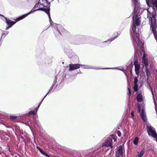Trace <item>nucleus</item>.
<instances>
[{
	"label": "nucleus",
	"instance_id": "1",
	"mask_svg": "<svg viewBox=\"0 0 157 157\" xmlns=\"http://www.w3.org/2000/svg\"><path fill=\"white\" fill-rule=\"evenodd\" d=\"M132 2L134 7V15L132 17V24L131 27L132 29L130 31V35L135 51L134 55L135 61L134 64L135 66L136 73L137 75V9L136 8V5L137 4V0H132Z\"/></svg>",
	"mask_w": 157,
	"mask_h": 157
},
{
	"label": "nucleus",
	"instance_id": "2",
	"mask_svg": "<svg viewBox=\"0 0 157 157\" xmlns=\"http://www.w3.org/2000/svg\"><path fill=\"white\" fill-rule=\"evenodd\" d=\"M40 1L41 0H40L39 2L35 5V6L29 12L19 17L18 20H20L23 19L29 14L36 11H44L46 12V10H48V7L49 8H50V3L47 0H44V2L41 3Z\"/></svg>",
	"mask_w": 157,
	"mask_h": 157
},
{
	"label": "nucleus",
	"instance_id": "3",
	"mask_svg": "<svg viewBox=\"0 0 157 157\" xmlns=\"http://www.w3.org/2000/svg\"><path fill=\"white\" fill-rule=\"evenodd\" d=\"M142 63L143 65H144L145 67V70L146 73V75L148 77H149L150 75V73L149 69L147 68V67L148 66V61L146 59V57L145 58L144 55L142 57Z\"/></svg>",
	"mask_w": 157,
	"mask_h": 157
},
{
	"label": "nucleus",
	"instance_id": "4",
	"mask_svg": "<svg viewBox=\"0 0 157 157\" xmlns=\"http://www.w3.org/2000/svg\"><path fill=\"white\" fill-rule=\"evenodd\" d=\"M139 45L140 47V53L141 55L142 56L143 55V56H145V58L146 57V55L144 53V49L143 47L144 45V41L143 40H140L139 38H138V45Z\"/></svg>",
	"mask_w": 157,
	"mask_h": 157
},
{
	"label": "nucleus",
	"instance_id": "5",
	"mask_svg": "<svg viewBox=\"0 0 157 157\" xmlns=\"http://www.w3.org/2000/svg\"><path fill=\"white\" fill-rule=\"evenodd\" d=\"M148 135L153 138L157 137V134L156 133L154 128L151 126H148L147 129Z\"/></svg>",
	"mask_w": 157,
	"mask_h": 157
},
{
	"label": "nucleus",
	"instance_id": "6",
	"mask_svg": "<svg viewBox=\"0 0 157 157\" xmlns=\"http://www.w3.org/2000/svg\"><path fill=\"white\" fill-rule=\"evenodd\" d=\"M112 138H108L105 140V142L102 144V146L109 147L111 148L113 147Z\"/></svg>",
	"mask_w": 157,
	"mask_h": 157
},
{
	"label": "nucleus",
	"instance_id": "7",
	"mask_svg": "<svg viewBox=\"0 0 157 157\" xmlns=\"http://www.w3.org/2000/svg\"><path fill=\"white\" fill-rule=\"evenodd\" d=\"M82 66V64H71L69 65V71H71L79 69L81 66Z\"/></svg>",
	"mask_w": 157,
	"mask_h": 157
},
{
	"label": "nucleus",
	"instance_id": "8",
	"mask_svg": "<svg viewBox=\"0 0 157 157\" xmlns=\"http://www.w3.org/2000/svg\"><path fill=\"white\" fill-rule=\"evenodd\" d=\"M60 31L63 32H64L65 31V30L62 27L61 25H59L58 26V28L54 32L56 36H60L62 35Z\"/></svg>",
	"mask_w": 157,
	"mask_h": 157
},
{
	"label": "nucleus",
	"instance_id": "9",
	"mask_svg": "<svg viewBox=\"0 0 157 157\" xmlns=\"http://www.w3.org/2000/svg\"><path fill=\"white\" fill-rule=\"evenodd\" d=\"M145 105L144 104H142V106H143L142 109V111L140 113V116L142 119L145 122L147 121V117L146 113L145 111L144 108Z\"/></svg>",
	"mask_w": 157,
	"mask_h": 157
},
{
	"label": "nucleus",
	"instance_id": "10",
	"mask_svg": "<svg viewBox=\"0 0 157 157\" xmlns=\"http://www.w3.org/2000/svg\"><path fill=\"white\" fill-rule=\"evenodd\" d=\"M0 16H2L5 18L6 21V23L8 25H11L12 26L17 21H19V20H18V18L19 17H17L16 20V21H13L10 20L9 19L7 18L6 17H4V16L1 14H0Z\"/></svg>",
	"mask_w": 157,
	"mask_h": 157
},
{
	"label": "nucleus",
	"instance_id": "11",
	"mask_svg": "<svg viewBox=\"0 0 157 157\" xmlns=\"http://www.w3.org/2000/svg\"><path fill=\"white\" fill-rule=\"evenodd\" d=\"M134 86L133 87L134 92H135L136 94H137V77H135L134 81Z\"/></svg>",
	"mask_w": 157,
	"mask_h": 157
},
{
	"label": "nucleus",
	"instance_id": "12",
	"mask_svg": "<svg viewBox=\"0 0 157 157\" xmlns=\"http://www.w3.org/2000/svg\"><path fill=\"white\" fill-rule=\"evenodd\" d=\"M116 155L122 156L123 150L121 146H120L116 151Z\"/></svg>",
	"mask_w": 157,
	"mask_h": 157
},
{
	"label": "nucleus",
	"instance_id": "13",
	"mask_svg": "<svg viewBox=\"0 0 157 157\" xmlns=\"http://www.w3.org/2000/svg\"><path fill=\"white\" fill-rule=\"evenodd\" d=\"M57 76H56L55 77V80H54V81L53 84H52V86H51V87L50 88V89L49 90L48 92V93L46 94V95L44 96V98L43 99L42 101H43V100L44 99V98L46 97L48 95V94L49 93L50 91L51 90H52V89L53 86H55V84H56V80H57Z\"/></svg>",
	"mask_w": 157,
	"mask_h": 157
},
{
	"label": "nucleus",
	"instance_id": "14",
	"mask_svg": "<svg viewBox=\"0 0 157 157\" xmlns=\"http://www.w3.org/2000/svg\"><path fill=\"white\" fill-rule=\"evenodd\" d=\"M39 150L40 152L43 155L45 156L46 157H50L46 153H45L42 150V149L40 148L39 147H36Z\"/></svg>",
	"mask_w": 157,
	"mask_h": 157
},
{
	"label": "nucleus",
	"instance_id": "15",
	"mask_svg": "<svg viewBox=\"0 0 157 157\" xmlns=\"http://www.w3.org/2000/svg\"><path fill=\"white\" fill-rule=\"evenodd\" d=\"M50 8H48V10H46V12H45L48 15L49 18V21L51 24H52V23H53L52 21V19L51 18L50 13Z\"/></svg>",
	"mask_w": 157,
	"mask_h": 157
},
{
	"label": "nucleus",
	"instance_id": "16",
	"mask_svg": "<svg viewBox=\"0 0 157 157\" xmlns=\"http://www.w3.org/2000/svg\"><path fill=\"white\" fill-rule=\"evenodd\" d=\"M143 100L142 95L141 93L138 94V102L142 101Z\"/></svg>",
	"mask_w": 157,
	"mask_h": 157
},
{
	"label": "nucleus",
	"instance_id": "17",
	"mask_svg": "<svg viewBox=\"0 0 157 157\" xmlns=\"http://www.w3.org/2000/svg\"><path fill=\"white\" fill-rule=\"evenodd\" d=\"M127 82H128V86H130L129 85H130L129 83H128V78H127ZM128 95L129 96H130V95H131V90H130V89L129 87H128Z\"/></svg>",
	"mask_w": 157,
	"mask_h": 157
},
{
	"label": "nucleus",
	"instance_id": "18",
	"mask_svg": "<svg viewBox=\"0 0 157 157\" xmlns=\"http://www.w3.org/2000/svg\"><path fill=\"white\" fill-rule=\"evenodd\" d=\"M145 151L144 149H143L138 154V157H142V156L144 155Z\"/></svg>",
	"mask_w": 157,
	"mask_h": 157
},
{
	"label": "nucleus",
	"instance_id": "19",
	"mask_svg": "<svg viewBox=\"0 0 157 157\" xmlns=\"http://www.w3.org/2000/svg\"><path fill=\"white\" fill-rule=\"evenodd\" d=\"M36 111L34 109L33 110L30 111L28 115H34L36 114Z\"/></svg>",
	"mask_w": 157,
	"mask_h": 157
},
{
	"label": "nucleus",
	"instance_id": "20",
	"mask_svg": "<svg viewBox=\"0 0 157 157\" xmlns=\"http://www.w3.org/2000/svg\"><path fill=\"white\" fill-rule=\"evenodd\" d=\"M81 67H82L84 69H94V68L92 67H90V66H89L86 65H82V66Z\"/></svg>",
	"mask_w": 157,
	"mask_h": 157
},
{
	"label": "nucleus",
	"instance_id": "21",
	"mask_svg": "<svg viewBox=\"0 0 157 157\" xmlns=\"http://www.w3.org/2000/svg\"><path fill=\"white\" fill-rule=\"evenodd\" d=\"M133 143L134 144L136 145L137 144V137H136L134 140H133Z\"/></svg>",
	"mask_w": 157,
	"mask_h": 157
},
{
	"label": "nucleus",
	"instance_id": "22",
	"mask_svg": "<svg viewBox=\"0 0 157 157\" xmlns=\"http://www.w3.org/2000/svg\"><path fill=\"white\" fill-rule=\"evenodd\" d=\"M117 36H115V37H112L111 38H110V39H109L107 41H105V42H108V41H109L110 42H111L112 41H113V40H114L116 38H117Z\"/></svg>",
	"mask_w": 157,
	"mask_h": 157
},
{
	"label": "nucleus",
	"instance_id": "23",
	"mask_svg": "<svg viewBox=\"0 0 157 157\" xmlns=\"http://www.w3.org/2000/svg\"><path fill=\"white\" fill-rule=\"evenodd\" d=\"M131 114L132 118L133 119H134V111H133L131 113Z\"/></svg>",
	"mask_w": 157,
	"mask_h": 157
},
{
	"label": "nucleus",
	"instance_id": "24",
	"mask_svg": "<svg viewBox=\"0 0 157 157\" xmlns=\"http://www.w3.org/2000/svg\"><path fill=\"white\" fill-rule=\"evenodd\" d=\"M117 133L118 136L119 137H120L121 136V132L120 131H117Z\"/></svg>",
	"mask_w": 157,
	"mask_h": 157
},
{
	"label": "nucleus",
	"instance_id": "25",
	"mask_svg": "<svg viewBox=\"0 0 157 157\" xmlns=\"http://www.w3.org/2000/svg\"><path fill=\"white\" fill-rule=\"evenodd\" d=\"M138 112H140V111L141 107L140 106V105H139L138 104Z\"/></svg>",
	"mask_w": 157,
	"mask_h": 157
},
{
	"label": "nucleus",
	"instance_id": "26",
	"mask_svg": "<svg viewBox=\"0 0 157 157\" xmlns=\"http://www.w3.org/2000/svg\"><path fill=\"white\" fill-rule=\"evenodd\" d=\"M12 27V25H8V26H7L6 29V30H7L9 29L10 28H11Z\"/></svg>",
	"mask_w": 157,
	"mask_h": 157
},
{
	"label": "nucleus",
	"instance_id": "27",
	"mask_svg": "<svg viewBox=\"0 0 157 157\" xmlns=\"http://www.w3.org/2000/svg\"><path fill=\"white\" fill-rule=\"evenodd\" d=\"M140 17L138 18V26L140 25Z\"/></svg>",
	"mask_w": 157,
	"mask_h": 157
},
{
	"label": "nucleus",
	"instance_id": "28",
	"mask_svg": "<svg viewBox=\"0 0 157 157\" xmlns=\"http://www.w3.org/2000/svg\"><path fill=\"white\" fill-rule=\"evenodd\" d=\"M121 71H123V72L126 75V70H121Z\"/></svg>",
	"mask_w": 157,
	"mask_h": 157
},
{
	"label": "nucleus",
	"instance_id": "29",
	"mask_svg": "<svg viewBox=\"0 0 157 157\" xmlns=\"http://www.w3.org/2000/svg\"><path fill=\"white\" fill-rule=\"evenodd\" d=\"M102 69H116L115 68H102Z\"/></svg>",
	"mask_w": 157,
	"mask_h": 157
},
{
	"label": "nucleus",
	"instance_id": "30",
	"mask_svg": "<svg viewBox=\"0 0 157 157\" xmlns=\"http://www.w3.org/2000/svg\"><path fill=\"white\" fill-rule=\"evenodd\" d=\"M11 117L12 118L14 119H16V117H17L16 116H12Z\"/></svg>",
	"mask_w": 157,
	"mask_h": 157
},
{
	"label": "nucleus",
	"instance_id": "31",
	"mask_svg": "<svg viewBox=\"0 0 157 157\" xmlns=\"http://www.w3.org/2000/svg\"><path fill=\"white\" fill-rule=\"evenodd\" d=\"M113 139L115 142L117 141V139L116 137H114L113 138Z\"/></svg>",
	"mask_w": 157,
	"mask_h": 157
},
{
	"label": "nucleus",
	"instance_id": "32",
	"mask_svg": "<svg viewBox=\"0 0 157 157\" xmlns=\"http://www.w3.org/2000/svg\"><path fill=\"white\" fill-rule=\"evenodd\" d=\"M122 156L116 155V157H122Z\"/></svg>",
	"mask_w": 157,
	"mask_h": 157
},
{
	"label": "nucleus",
	"instance_id": "33",
	"mask_svg": "<svg viewBox=\"0 0 157 157\" xmlns=\"http://www.w3.org/2000/svg\"><path fill=\"white\" fill-rule=\"evenodd\" d=\"M39 107H38V106H37L36 108L35 109V110L36 111V112H37V110L39 109Z\"/></svg>",
	"mask_w": 157,
	"mask_h": 157
},
{
	"label": "nucleus",
	"instance_id": "34",
	"mask_svg": "<svg viewBox=\"0 0 157 157\" xmlns=\"http://www.w3.org/2000/svg\"><path fill=\"white\" fill-rule=\"evenodd\" d=\"M39 107H38V106H37L36 108L35 109V110L36 111V112H37V110L39 109Z\"/></svg>",
	"mask_w": 157,
	"mask_h": 157
},
{
	"label": "nucleus",
	"instance_id": "35",
	"mask_svg": "<svg viewBox=\"0 0 157 157\" xmlns=\"http://www.w3.org/2000/svg\"><path fill=\"white\" fill-rule=\"evenodd\" d=\"M42 101H42H42H41V102H40V103L39 104V105H38V107H40V105L41 104V102H42Z\"/></svg>",
	"mask_w": 157,
	"mask_h": 157
},
{
	"label": "nucleus",
	"instance_id": "36",
	"mask_svg": "<svg viewBox=\"0 0 157 157\" xmlns=\"http://www.w3.org/2000/svg\"><path fill=\"white\" fill-rule=\"evenodd\" d=\"M138 71L139 70L140 68V65L138 64Z\"/></svg>",
	"mask_w": 157,
	"mask_h": 157
},
{
	"label": "nucleus",
	"instance_id": "37",
	"mask_svg": "<svg viewBox=\"0 0 157 157\" xmlns=\"http://www.w3.org/2000/svg\"><path fill=\"white\" fill-rule=\"evenodd\" d=\"M136 100L137 101V95L136 96Z\"/></svg>",
	"mask_w": 157,
	"mask_h": 157
},
{
	"label": "nucleus",
	"instance_id": "38",
	"mask_svg": "<svg viewBox=\"0 0 157 157\" xmlns=\"http://www.w3.org/2000/svg\"><path fill=\"white\" fill-rule=\"evenodd\" d=\"M146 2L147 3H148V1H149V0H146Z\"/></svg>",
	"mask_w": 157,
	"mask_h": 157
},
{
	"label": "nucleus",
	"instance_id": "39",
	"mask_svg": "<svg viewBox=\"0 0 157 157\" xmlns=\"http://www.w3.org/2000/svg\"><path fill=\"white\" fill-rule=\"evenodd\" d=\"M155 138H156V141L157 142V137H156Z\"/></svg>",
	"mask_w": 157,
	"mask_h": 157
}]
</instances>
